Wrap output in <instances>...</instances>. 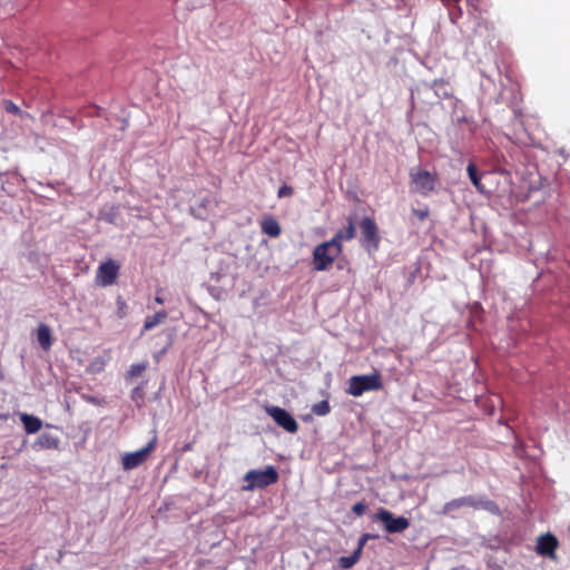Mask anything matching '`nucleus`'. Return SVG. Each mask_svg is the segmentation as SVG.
Here are the masks:
<instances>
[{
  "instance_id": "nucleus-14",
  "label": "nucleus",
  "mask_w": 570,
  "mask_h": 570,
  "mask_svg": "<svg viewBox=\"0 0 570 570\" xmlns=\"http://www.w3.org/2000/svg\"><path fill=\"white\" fill-rule=\"evenodd\" d=\"M472 501L469 498H459L454 499L448 503L444 504L442 513L448 514L451 513L454 510L472 505Z\"/></svg>"
},
{
  "instance_id": "nucleus-21",
  "label": "nucleus",
  "mask_w": 570,
  "mask_h": 570,
  "mask_svg": "<svg viewBox=\"0 0 570 570\" xmlns=\"http://www.w3.org/2000/svg\"><path fill=\"white\" fill-rule=\"evenodd\" d=\"M37 444H39L41 448H57L58 440L50 435L42 434L38 439Z\"/></svg>"
},
{
  "instance_id": "nucleus-11",
  "label": "nucleus",
  "mask_w": 570,
  "mask_h": 570,
  "mask_svg": "<svg viewBox=\"0 0 570 570\" xmlns=\"http://www.w3.org/2000/svg\"><path fill=\"white\" fill-rule=\"evenodd\" d=\"M263 233L271 237H278L282 233V228L278 222L272 216H265L261 222Z\"/></svg>"
},
{
  "instance_id": "nucleus-2",
  "label": "nucleus",
  "mask_w": 570,
  "mask_h": 570,
  "mask_svg": "<svg viewBox=\"0 0 570 570\" xmlns=\"http://www.w3.org/2000/svg\"><path fill=\"white\" fill-rule=\"evenodd\" d=\"M382 387L381 375L377 372L366 375H355L348 380L347 393L361 396L367 391H377Z\"/></svg>"
},
{
  "instance_id": "nucleus-16",
  "label": "nucleus",
  "mask_w": 570,
  "mask_h": 570,
  "mask_svg": "<svg viewBox=\"0 0 570 570\" xmlns=\"http://www.w3.org/2000/svg\"><path fill=\"white\" fill-rule=\"evenodd\" d=\"M466 171H468V175H469V177L471 179V183L476 188V190L479 193H481V194H485L487 193L485 187H484V185L480 180V175L478 173V169H476L475 165L474 164H469L468 168H466Z\"/></svg>"
},
{
  "instance_id": "nucleus-27",
  "label": "nucleus",
  "mask_w": 570,
  "mask_h": 570,
  "mask_svg": "<svg viewBox=\"0 0 570 570\" xmlns=\"http://www.w3.org/2000/svg\"><path fill=\"white\" fill-rule=\"evenodd\" d=\"M156 302H157L158 304H163V303H164L163 298H161V297H159V296H157V297H156Z\"/></svg>"
},
{
  "instance_id": "nucleus-25",
  "label": "nucleus",
  "mask_w": 570,
  "mask_h": 570,
  "mask_svg": "<svg viewBox=\"0 0 570 570\" xmlns=\"http://www.w3.org/2000/svg\"><path fill=\"white\" fill-rule=\"evenodd\" d=\"M292 194H293V189L289 186H282L278 189V197H286V196H291Z\"/></svg>"
},
{
  "instance_id": "nucleus-19",
  "label": "nucleus",
  "mask_w": 570,
  "mask_h": 570,
  "mask_svg": "<svg viewBox=\"0 0 570 570\" xmlns=\"http://www.w3.org/2000/svg\"><path fill=\"white\" fill-rule=\"evenodd\" d=\"M107 363V358L104 356H98L94 358L90 364L88 365V372L90 373H100Z\"/></svg>"
},
{
  "instance_id": "nucleus-9",
  "label": "nucleus",
  "mask_w": 570,
  "mask_h": 570,
  "mask_svg": "<svg viewBox=\"0 0 570 570\" xmlns=\"http://www.w3.org/2000/svg\"><path fill=\"white\" fill-rule=\"evenodd\" d=\"M411 179L417 191L428 193L434 188V177L426 170L413 169Z\"/></svg>"
},
{
  "instance_id": "nucleus-7",
  "label": "nucleus",
  "mask_w": 570,
  "mask_h": 570,
  "mask_svg": "<svg viewBox=\"0 0 570 570\" xmlns=\"http://www.w3.org/2000/svg\"><path fill=\"white\" fill-rule=\"evenodd\" d=\"M363 245L368 253L375 252L379 247L380 236L376 224L373 219L365 217L361 222Z\"/></svg>"
},
{
  "instance_id": "nucleus-12",
  "label": "nucleus",
  "mask_w": 570,
  "mask_h": 570,
  "mask_svg": "<svg viewBox=\"0 0 570 570\" xmlns=\"http://www.w3.org/2000/svg\"><path fill=\"white\" fill-rule=\"evenodd\" d=\"M20 420L24 426L26 432L29 434L37 433L42 428V421L37 416L22 413L20 414Z\"/></svg>"
},
{
  "instance_id": "nucleus-20",
  "label": "nucleus",
  "mask_w": 570,
  "mask_h": 570,
  "mask_svg": "<svg viewBox=\"0 0 570 570\" xmlns=\"http://www.w3.org/2000/svg\"><path fill=\"white\" fill-rule=\"evenodd\" d=\"M4 109L13 115L19 116L22 119H31L32 117L28 112H23L16 104L12 101H6Z\"/></svg>"
},
{
  "instance_id": "nucleus-1",
  "label": "nucleus",
  "mask_w": 570,
  "mask_h": 570,
  "mask_svg": "<svg viewBox=\"0 0 570 570\" xmlns=\"http://www.w3.org/2000/svg\"><path fill=\"white\" fill-rule=\"evenodd\" d=\"M342 245H336L335 240H328L317 245L313 253V262L316 271H325L335 258L341 254Z\"/></svg>"
},
{
  "instance_id": "nucleus-6",
  "label": "nucleus",
  "mask_w": 570,
  "mask_h": 570,
  "mask_svg": "<svg viewBox=\"0 0 570 570\" xmlns=\"http://www.w3.org/2000/svg\"><path fill=\"white\" fill-rule=\"evenodd\" d=\"M266 413L275 421L277 425L289 433H296L298 424L295 419L284 409L279 406H266Z\"/></svg>"
},
{
  "instance_id": "nucleus-13",
  "label": "nucleus",
  "mask_w": 570,
  "mask_h": 570,
  "mask_svg": "<svg viewBox=\"0 0 570 570\" xmlns=\"http://www.w3.org/2000/svg\"><path fill=\"white\" fill-rule=\"evenodd\" d=\"M37 338L39 344L45 348L49 350L51 346V331L50 327L46 324H40L37 330Z\"/></svg>"
},
{
  "instance_id": "nucleus-24",
  "label": "nucleus",
  "mask_w": 570,
  "mask_h": 570,
  "mask_svg": "<svg viewBox=\"0 0 570 570\" xmlns=\"http://www.w3.org/2000/svg\"><path fill=\"white\" fill-rule=\"evenodd\" d=\"M373 537L368 533H364L361 538H360V541H358V546L356 549H360V554L362 553V550L366 543L367 540L372 539Z\"/></svg>"
},
{
  "instance_id": "nucleus-26",
  "label": "nucleus",
  "mask_w": 570,
  "mask_h": 570,
  "mask_svg": "<svg viewBox=\"0 0 570 570\" xmlns=\"http://www.w3.org/2000/svg\"><path fill=\"white\" fill-rule=\"evenodd\" d=\"M145 368H146V366L144 364L132 365L130 368V374L139 375L140 373H142L145 371Z\"/></svg>"
},
{
  "instance_id": "nucleus-3",
  "label": "nucleus",
  "mask_w": 570,
  "mask_h": 570,
  "mask_svg": "<svg viewBox=\"0 0 570 570\" xmlns=\"http://www.w3.org/2000/svg\"><path fill=\"white\" fill-rule=\"evenodd\" d=\"M244 480L247 484L243 487V490L253 491L256 488H265L275 483L278 480V473L274 466L268 465L265 470L248 471Z\"/></svg>"
},
{
  "instance_id": "nucleus-15",
  "label": "nucleus",
  "mask_w": 570,
  "mask_h": 570,
  "mask_svg": "<svg viewBox=\"0 0 570 570\" xmlns=\"http://www.w3.org/2000/svg\"><path fill=\"white\" fill-rule=\"evenodd\" d=\"M166 320L167 313L165 311L157 312L146 318L144 323V331L153 330L155 326L163 324Z\"/></svg>"
},
{
  "instance_id": "nucleus-5",
  "label": "nucleus",
  "mask_w": 570,
  "mask_h": 570,
  "mask_svg": "<svg viewBox=\"0 0 570 570\" xmlns=\"http://www.w3.org/2000/svg\"><path fill=\"white\" fill-rule=\"evenodd\" d=\"M155 446L156 438H154L145 448L138 451L124 453L121 456L122 469L129 471L144 464L150 458Z\"/></svg>"
},
{
  "instance_id": "nucleus-4",
  "label": "nucleus",
  "mask_w": 570,
  "mask_h": 570,
  "mask_svg": "<svg viewBox=\"0 0 570 570\" xmlns=\"http://www.w3.org/2000/svg\"><path fill=\"white\" fill-rule=\"evenodd\" d=\"M373 520L381 522L389 533H401L410 527L409 519L404 517H395L385 509H380L373 517Z\"/></svg>"
},
{
  "instance_id": "nucleus-10",
  "label": "nucleus",
  "mask_w": 570,
  "mask_h": 570,
  "mask_svg": "<svg viewBox=\"0 0 570 570\" xmlns=\"http://www.w3.org/2000/svg\"><path fill=\"white\" fill-rule=\"evenodd\" d=\"M557 546L558 541L552 534L541 535L538 539L537 551L539 554L554 558V550Z\"/></svg>"
},
{
  "instance_id": "nucleus-17",
  "label": "nucleus",
  "mask_w": 570,
  "mask_h": 570,
  "mask_svg": "<svg viewBox=\"0 0 570 570\" xmlns=\"http://www.w3.org/2000/svg\"><path fill=\"white\" fill-rule=\"evenodd\" d=\"M355 236V226L353 222L348 223V226L345 229L338 230L336 235L332 238L335 240L336 245H342V240H350Z\"/></svg>"
},
{
  "instance_id": "nucleus-23",
  "label": "nucleus",
  "mask_w": 570,
  "mask_h": 570,
  "mask_svg": "<svg viewBox=\"0 0 570 570\" xmlns=\"http://www.w3.org/2000/svg\"><path fill=\"white\" fill-rule=\"evenodd\" d=\"M367 509V505L364 503V502H356L353 507H352V511L357 514V515H362L365 513Z\"/></svg>"
},
{
  "instance_id": "nucleus-18",
  "label": "nucleus",
  "mask_w": 570,
  "mask_h": 570,
  "mask_svg": "<svg viewBox=\"0 0 570 570\" xmlns=\"http://www.w3.org/2000/svg\"><path fill=\"white\" fill-rule=\"evenodd\" d=\"M361 558V554H360V549H356L352 556L350 557H341L338 559V564L343 568V569H350L352 568L357 561L358 559Z\"/></svg>"
},
{
  "instance_id": "nucleus-8",
  "label": "nucleus",
  "mask_w": 570,
  "mask_h": 570,
  "mask_svg": "<svg viewBox=\"0 0 570 570\" xmlns=\"http://www.w3.org/2000/svg\"><path fill=\"white\" fill-rule=\"evenodd\" d=\"M119 266L114 261H108L98 267L96 282L100 286L111 285L118 275Z\"/></svg>"
},
{
  "instance_id": "nucleus-22",
  "label": "nucleus",
  "mask_w": 570,
  "mask_h": 570,
  "mask_svg": "<svg viewBox=\"0 0 570 570\" xmlns=\"http://www.w3.org/2000/svg\"><path fill=\"white\" fill-rule=\"evenodd\" d=\"M331 407L327 401H321L313 405L312 411L314 414L323 416L330 412Z\"/></svg>"
}]
</instances>
